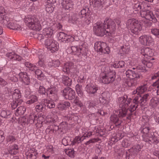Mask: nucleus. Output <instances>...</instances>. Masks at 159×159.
I'll use <instances>...</instances> for the list:
<instances>
[{
  "label": "nucleus",
  "instance_id": "obj_1",
  "mask_svg": "<svg viewBox=\"0 0 159 159\" xmlns=\"http://www.w3.org/2000/svg\"><path fill=\"white\" fill-rule=\"evenodd\" d=\"M131 99L128 98L126 95L119 97L118 98V102L121 109L116 112V114L111 115L110 117L111 121L115 124L116 126L120 125L121 120L119 119L124 118L127 115V110L126 108L128 106Z\"/></svg>",
  "mask_w": 159,
  "mask_h": 159
},
{
  "label": "nucleus",
  "instance_id": "obj_2",
  "mask_svg": "<svg viewBox=\"0 0 159 159\" xmlns=\"http://www.w3.org/2000/svg\"><path fill=\"white\" fill-rule=\"evenodd\" d=\"M126 26L131 33L135 34H138L139 32L142 30L141 23L134 18L127 20Z\"/></svg>",
  "mask_w": 159,
  "mask_h": 159
},
{
  "label": "nucleus",
  "instance_id": "obj_3",
  "mask_svg": "<svg viewBox=\"0 0 159 159\" xmlns=\"http://www.w3.org/2000/svg\"><path fill=\"white\" fill-rule=\"evenodd\" d=\"M25 22L29 28L36 31H39L42 28L39 21L34 16H29L25 18Z\"/></svg>",
  "mask_w": 159,
  "mask_h": 159
},
{
  "label": "nucleus",
  "instance_id": "obj_4",
  "mask_svg": "<svg viewBox=\"0 0 159 159\" xmlns=\"http://www.w3.org/2000/svg\"><path fill=\"white\" fill-rule=\"evenodd\" d=\"M140 14L142 17L145 18L147 20L150 21L146 20L144 21L145 24L148 26H150L152 25V23L150 21L152 20V22L156 23L157 22V20L156 18V16H154L152 12L149 10H142L140 11Z\"/></svg>",
  "mask_w": 159,
  "mask_h": 159
},
{
  "label": "nucleus",
  "instance_id": "obj_5",
  "mask_svg": "<svg viewBox=\"0 0 159 159\" xmlns=\"http://www.w3.org/2000/svg\"><path fill=\"white\" fill-rule=\"evenodd\" d=\"M80 13V17L82 19L84 18L83 20V25H89L93 19V16L94 15L92 13H90V12L88 8L83 9L81 11Z\"/></svg>",
  "mask_w": 159,
  "mask_h": 159
},
{
  "label": "nucleus",
  "instance_id": "obj_6",
  "mask_svg": "<svg viewBox=\"0 0 159 159\" xmlns=\"http://www.w3.org/2000/svg\"><path fill=\"white\" fill-rule=\"evenodd\" d=\"M116 72L114 71H110L101 76L99 78L100 82L105 84H109L112 83L115 80L116 78Z\"/></svg>",
  "mask_w": 159,
  "mask_h": 159
},
{
  "label": "nucleus",
  "instance_id": "obj_7",
  "mask_svg": "<svg viewBox=\"0 0 159 159\" xmlns=\"http://www.w3.org/2000/svg\"><path fill=\"white\" fill-rule=\"evenodd\" d=\"M93 31L95 34L98 36H103L105 35H107V30L103 23H99L95 24L93 27Z\"/></svg>",
  "mask_w": 159,
  "mask_h": 159
},
{
  "label": "nucleus",
  "instance_id": "obj_8",
  "mask_svg": "<svg viewBox=\"0 0 159 159\" xmlns=\"http://www.w3.org/2000/svg\"><path fill=\"white\" fill-rule=\"evenodd\" d=\"M63 71L67 74L71 73L77 75V73H79L76 66L74 65L72 62H69L64 64Z\"/></svg>",
  "mask_w": 159,
  "mask_h": 159
},
{
  "label": "nucleus",
  "instance_id": "obj_9",
  "mask_svg": "<svg viewBox=\"0 0 159 159\" xmlns=\"http://www.w3.org/2000/svg\"><path fill=\"white\" fill-rule=\"evenodd\" d=\"M45 44L47 49H49L52 52H55L58 49L59 46L57 42L52 38L46 39Z\"/></svg>",
  "mask_w": 159,
  "mask_h": 159
},
{
  "label": "nucleus",
  "instance_id": "obj_10",
  "mask_svg": "<svg viewBox=\"0 0 159 159\" xmlns=\"http://www.w3.org/2000/svg\"><path fill=\"white\" fill-rule=\"evenodd\" d=\"M142 147V146L138 144L129 149L126 152V159H129L130 157L132 158L135 157L141 151Z\"/></svg>",
  "mask_w": 159,
  "mask_h": 159
},
{
  "label": "nucleus",
  "instance_id": "obj_11",
  "mask_svg": "<svg viewBox=\"0 0 159 159\" xmlns=\"http://www.w3.org/2000/svg\"><path fill=\"white\" fill-rule=\"evenodd\" d=\"M104 25L107 30L106 33L109 35V33H113L116 30V24L111 19L106 18L104 21Z\"/></svg>",
  "mask_w": 159,
  "mask_h": 159
},
{
  "label": "nucleus",
  "instance_id": "obj_12",
  "mask_svg": "<svg viewBox=\"0 0 159 159\" xmlns=\"http://www.w3.org/2000/svg\"><path fill=\"white\" fill-rule=\"evenodd\" d=\"M57 91V89L56 87L48 88L46 90L47 95L51 100L56 102L59 98Z\"/></svg>",
  "mask_w": 159,
  "mask_h": 159
},
{
  "label": "nucleus",
  "instance_id": "obj_13",
  "mask_svg": "<svg viewBox=\"0 0 159 159\" xmlns=\"http://www.w3.org/2000/svg\"><path fill=\"white\" fill-rule=\"evenodd\" d=\"M63 96L66 99L72 100L75 97V91L70 88L66 87L61 91Z\"/></svg>",
  "mask_w": 159,
  "mask_h": 159
},
{
  "label": "nucleus",
  "instance_id": "obj_14",
  "mask_svg": "<svg viewBox=\"0 0 159 159\" xmlns=\"http://www.w3.org/2000/svg\"><path fill=\"white\" fill-rule=\"evenodd\" d=\"M94 49L96 51L108 54L110 51L109 48L107 47L106 43L101 42H97L95 43Z\"/></svg>",
  "mask_w": 159,
  "mask_h": 159
},
{
  "label": "nucleus",
  "instance_id": "obj_15",
  "mask_svg": "<svg viewBox=\"0 0 159 159\" xmlns=\"http://www.w3.org/2000/svg\"><path fill=\"white\" fill-rule=\"evenodd\" d=\"M154 58L152 57H148L147 58H144L142 60V63L143 64L144 66H139L137 67V69L142 70V71H146V67L145 66L148 68H151L152 66V63Z\"/></svg>",
  "mask_w": 159,
  "mask_h": 159
},
{
  "label": "nucleus",
  "instance_id": "obj_16",
  "mask_svg": "<svg viewBox=\"0 0 159 159\" xmlns=\"http://www.w3.org/2000/svg\"><path fill=\"white\" fill-rule=\"evenodd\" d=\"M133 69L135 70H128L126 71L125 73L126 76L131 79H134L137 80L139 79H142L143 76L141 74L140 72L134 68H133Z\"/></svg>",
  "mask_w": 159,
  "mask_h": 159
},
{
  "label": "nucleus",
  "instance_id": "obj_17",
  "mask_svg": "<svg viewBox=\"0 0 159 159\" xmlns=\"http://www.w3.org/2000/svg\"><path fill=\"white\" fill-rule=\"evenodd\" d=\"M139 105H140V104L139 103L138 99H137L135 97L133 100V103L130 106V107L127 108L128 106L126 108L127 110V114L128 113V110L130 111V113H128L127 116L126 117V119H129L130 118L133 114L132 113L136 109Z\"/></svg>",
  "mask_w": 159,
  "mask_h": 159
},
{
  "label": "nucleus",
  "instance_id": "obj_18",
  "mask_svg": "<svg viewBox=\"0 0 159 159\" xmlns=\"http://www.w3.org/2000/svg\"><path fill=\"white\" fill-rule=\"evenodd\" d=\"M141 44L144 45H149L153 41V39L149 35H143L141 36L139 38Z\"/></svg>",
  "mask_w": 159,
  "mask_h": 159
},
{
  "label": "nucleus",
  "instance_id": "obj_19",
  "mask_svg": "<svg viewBox=\"0 0 159 159\" xmlns=\"http://www.w3.org/2000/svg\"><path fill=\"white\" fill-rule=\"evenodd\" d=\"M135 97L137 99H138V101L141 106L147 104L148 101L150 98V95L148 93L144 94L142 97L141 95L137 96Z\"/></svg>",
  "mask_w": 159,
  "mask_h": 159
},
{
  "label": "nucleus",
  "instance_id": "obj_20",
  "mask_svg": "<svg viewBox=\"0 0 159 159\" xmlns=\"http://www.w3.org/2000/svg\"><path fill=\"white\" fill-rule=\"evenodd\" d=\"M110 98V94L109 93L103 92L100 95L99 98V100L103 104H107L109 102Z\"/></svg>",
  "mask_w": 159,
  "mask_h": 159
},
{
  "label": "nucleus",
  "instance_id": "obj_21",
  "mask_svg": "<svg viewBox=\"0 0 159 159\" xmlns=\"http://www.w3.org/2000/svg\"><path fill=\"white\" fill-rule=\"evenodd\" d=\"M20 80L25 84L28 85L30 83V78L27 73L26 72H21L19 74Z\"/></svg>",
  "mask_w": 159,
  "mask_h": 159
},
{
  "label": "nucleus",
  "instance_id": "obj_22",
  "mask_svg": "<svg viewBox=\"0 0 159 159\" xmlns=\"http://www.w3.org/2000/svg\"><path fill=\"white\" fill-rule=\"evenodd\" d=\"M140 53L144 56V58H147L148 57H152L153 55L152 50L149 48H144L140 50Z\"/></svg>",
  "mask_w": 159,
  "mask_h": 159
},
{
  "label": "nucleus",
  "instance_id": "obj_23",
  "mask_svg": "<svg viewBox=\"0 0 159 159\" xmlns=\"http://www.w3.org/2000/svg\"><path fill=\"white\" fill-rule=\"evenodd\" d=\"M143 140L147 143H148L150 144L152 143L156 144L158 142L157 138L155 135H152V134L149 136L148 138H146L143 136Z\"/></svg>",
  "mask_w": 159,
  "mask_h": 159
},
{
  "label": "nucleus",
  "instance_id": "obj_24",
  "mask_svg": "<svg viewBox=\"0 0 159 159\" xmlns=\"http://www.w3.org/2000/svg\"><path fill=\"white\" fill-rule=\"evenodd\" d=\"M39 115L38 116H36L35 114H32L29 116V118L27 120L28 122L30 124H33L34 123H39L38 121L39 120V118H42L41 117H39Z\"/></svg>",
  "mask_w": 159,
  "mask_h": 159
},
{
  "label": "nucleus",
  "instance_id": "obj_25",
  "mask_svg": "<svg viewBox=\"0 0 159 159\" xmlns=\"http://www.w3.org/2000/svg\"><path fill=\"white\" fill-rule=\"evenodd\" d=\"M69 16V20L73 24H76L77 22L80 20L81 17L80 14L72 13Z\"/></svg>",
  "mask_w": 159,
  "mask_h": 159
},
{
  "label": "nucleus",
  "instance_id": "obj_26",
  "mask_svg": "<svg viewBox=\"0 0 159 159\" xmlns=\"http://www.w3.org/2000/svg\"><path fill=\"white\" fill-rule=\"evenodd\" d=\"M38 154V152L35 151L34 149H32L26 153L27 159H36Z\"/></svg>",
  "mask_w": 159,
  "mask_h": 159
},
{
  "label": "nucleus",
  "instance_id": "obj_27",
  "mask_svg": "<svg viewBox=\"0 0 159 159\" xmlns=\"http://www.w3.org/2000/svg\"><path fill=\"white\" fill-rule=\"evenodd\" d=\"M90 5L96 8H102L103 2L101 0H90Z\"/></svg>",
  "mask_w": 159,
  "mask_h": 159
},
{
  "label": "nucleus",
  "instance_id": "obj_28",
  "mask_svg": "<svg viewBox=\"0 0 159 159\" xmlns=\"http://www.w3.org/2000/svg\"><path fill=\"white\" fill-rule=\"evenodd\" d=\"M73 3L71 0H63L62 6L66 9L70 10L72 8Z\"/></svg>",
  "mask_w": 159,
  "mask_h": 159
},
{
  "label": "nucleus",
  "instance_id": "obj_29",
  "mask_svg": "<svg viewBox=\"0 0 159 159\" xmlns=\"http://www.w3.org/2000/svg\"><path fill=\"white\" fill-rule=\"evenodd\" d=\"M56 2V0H47V2L50 4L47 5L46 6V10L48 13H52L54 10V8L51 4L54 3Z\"/></svg>",
  "mask_w": 159,
  "mask_h": 159
},
{
  "label": "nucleus",
  "instance_id": "obj_30",
  "mask_svg": "<svg viewBox=\"0 0 159 159\" xmlns=\"http://www.w3.org/2000/svg\"><path fill=\"white\" fill-rule=\"evenodd\" d=\"M78 51H79V53H81L84 56L87 55L88 52V49L86 48L83 42H81L80 44H79Z\"/></svg>",
  "mask_w": 159,
  "mask_h": 159
},
{
  "label": "nucleus",
  "instance_id": "obj_31",
  "mask_svg": "<svg viewBox=\"0 0 159 159\" xmlns=\"http://www.w3.org/2000/svg\"><path fill=\"white\" fill-rule=\"evenodd\" d=\"M43 102H44V105L45 108L47 107L48 108L51 109L54 108L55 107V104L53 101L45 99L43 100Z\"/></svg>",
  "mask_w": 159,
  "mask_h": 159
},
{
  "label": "nucleus",
  "instance_id": "obj_32",
  "mask_svg": "<svg viewBox=\"0 0 159 159\" xmlns=\"http://www.w3.org/2000/svg\"><path fill=\"white\" fill-rule=\"evenodd\" d=\"M86 89L87 93L91 95L94 94L96 93L97 90H98V88L94 86H90L87 85Z\"/></svg>",
  "mask_w": 159,
  "mask_h": 159
},
{
  "label": "nucleus",
  "instance_id": "obj_33",
  "mask_svg": "<svg viewBox=\"0 0 159 159\" xmlns=\"http://www.w3.org/2000/svg\"><path fill=\"white\" fill-rule=\"evenodd\" d=\"M6 56L11 60L13 59L14 60L20 61L21 59V57L20 56L12 52L7 53Z\"/></svg>",
  "mask_w": 159,
  "mask_h": 159
},
{
  "label": "nucleus",
  "instance_id": "obj_34",
  "mask_svg": "<svg viewBox=\"0 0 159 159\" xmlns=\"http://www.w3.org/2000/svg\"><path fill=\"white\" fill-rule=\"evenodd\" d=\"M157 77H158V80L154 83L152 84L153 86H157V93L159 95V71L157 73L154 74V75L152 77V79H154Z\"/></svg>",
  "mask_w": 159,
  "mask_h": 159
},
{
  "label": "nucleus",
  "instance_id": "obj_35",
  "mask_svg": "<svg viewBox=\"0 0 159 159\" xmlns=\"http://www.w3.org/2000/svg\"><path fill=\"white\" fill-rule=\"evenodd\" d=\"M70 105V102L68 101H65L58 103V107L61 110H66V108L69 107Z\"/></svg>",
  "mask_w": 159,
  "mask_h": 159
},
{
  "label": "nucleus",
  "instance_id": "obj_36",
  "mask_svg": "<svg viewBox=\"0 0 159 159\" xmlns=\"http://www.w3.org/2000/svg\"><path fill=\"white\" fill-rule=\"evenodd\" d=\"M53 30L50 28L44 29L43 33L44 36L47 37H50L53 34Z\"/></svg>",
  "mask_w": 159,
  "mask_h": 159
},
{
  "label": "nucleus",
  "instance_id": "obj_37",
  "mask_svg": "<svg viewBox=\"0 0 159 159\" xmlns=\"http://www.w3.org/2000/svg\"><path fill=\"white\" fill-rule=\"evenodd\" d=\"M147 89V87L146 84H143L138 87L136 89V93H137V95L138 96L140 95V94H142L146 91Z\"/></svg>",
  "mask_w": 159,
  "mask_h": 159
},
{
  "label": "nucleus",
  "instance_id": "obj_38",
  "mask_svg": "<svg viewBox=\"0 0 159 159\" xmlns=\"http://www.w3.org/2000/svg\"><path fill=\"white\" fill-rule=\"evenodd\" d=\"M62 82L66 85L70 86L72 82V79L69 77L63 75L62 76Z\"/></svg>",
  "mask_w": 159,
  "mask_h": 159
},
{
  "label": "nucleus",
  "instance_id": "obj_39",
  "mask_svg": "<svg viewBox=\"0 0 159 159\" xmlns=\"http://www.w3.org/2000/svg\"><path fill=\"white\" fill-rule=\"evenodd\" d=\"M12 98L14 100H22L20 99L21 97V93L19 89H15L12 95Z\"/></svg>",
  "mask_w": 159,
  "mask_h": 159
},
{
  "label": "nucleus",
  "instance_id": "obj_40",
  "mask_svg": "<svg viewBox=\"0 0 159 159\" xmlns=\"http://www.w3.org/2000/svg\"><path fill=\"white\" fill-rule=\"evenodd\" d=\"M26 110L25 107L23 106H21L17 109L15 112V115L16 116H18L19 115H23L25 112Z\"/></svg>",
  "mask_w": 159,
  "mask_h": 159
},
{
  "label": "nucleus",
  "instance_id": "obj_41",
  "mask_svg": "<svg viewBox=\"0 0 159 159\" xmlns=\"http://www.w3.org/2000/svg\"><path fill=\"white\" fill-rule=\"evenodd\" d=\"M7 26V28L13 30H21L20 26L13 23L9 22Z\"/></svg>",
  "mask_w": 159,
  "mask_h": 159
},
{
  "label": "nucleus",
  "instance_id": "obj_42",
  "mask_svg": "<svg viewBox=\"0 0 159 159\" xmlns=\"http://www.w3.org/2000/svg\"><path fill=\"white\" fill-rule=\"evenodd\" d=\"M0 116L2 118L9 119L11 117V114L9 111L2 110L1 112Z\"/></svg>",
  "mask_w": 159,
  "mask_h": 159
},
{
  "label": "nucleus",
  "instance_id": "obj_43",
  "mask_svg": "<svg viewBox=\"0 0 159 159\" xmlns=\"http://www.w3.org/2000/svg\"><path fill=\"white\" fill-rule=\"evenodd\" d=\"M23 102L22 100H13L11 103V107L12 109H14L18 106L20 105Z\"/></svg>",
  "mask_w": 159,
  "mask_h": 159
},
{
  "label": "nucleus",
  "instance_id": "obj_44",
  "mask_svg": "<svg viewBox=\"0 0 159 159\" xmlns=\"http://www.w3.org/2000/svg\"><path fill=\"white\" fill-rule=\"evenodd\" d=\"M42 103H39V104L37 105L35 107V109L37 111L39 112L40 111H44L46 108L44 102Z\"/></svg>",
  "mask_w": 159,
  "mask_h": 159
},
{
  "label": "nucleus",
  "instance_id": "obj_45",
  "mask_svg": "<svg viewBox=\"0 0 159 159\" xmlns=\"http://www.w3.org/2000/svg\"><path fill=\"white\" fill-rule=\"evenodd\" d=\"M129 52V49L128 47L122 46L121 49L120 50L119 53L121 54V56L128 54Z\"/></svg>",
  "mask_w": 159,
  "mask_h": 159
},
{
  "label": "nucleus",
  "instance_id": "obj_46",
  "mask_svg": "<svg viewBox=\"0 0 159 159\" xmlns=\"http://www.w3.org/2000/svg\"><path fill=\"white\" fill-rule=\"evenodd\" d=\"M75 89L79 96H81L83 95V92L81 85L79 84H77L75 87Z\"/></svg>",
  "mask_w": 159,
  "mask_h": 159
},
{
  "label": "nucleus",
  "instance_id": "obj_47",
  "mask_svg": "<svg viewBox=\"0 0 159 159\" xmlns=\"http://www.w3.org/2000/svg\"><path fill=\"white\" fill-rule=\"evenodd\" d=\"M71 142L70 139L68 136H66L64 138L62 141L63 144L65 146L69 145H71Z\"/></svg>",
  "mask_w": 159,
  "mask_h": 159
},
{
  "label": "nucleus",
  "instance_id": "obj_48",
  "mask_svg": "<svg viewBox=\"0 0 159 159\" xmlns=\"http://www.w3.org/2000/svg\"><path fill=\"white\" fill-rule=\"evenodd\" d=\"M159 102V99L157 98H152L150 100V105L152 107H156Z\"/></svg>",
  "mask_w": 159,
  "mask_h": 159
},
{
  "label": "nucleus",
  "instance_id": "obj_49",
  "mask_svg": "<svg viewBox=\"0 0 159 159\" xmlns=\"http://www.w3.org/2000/svg\"><path fill=\"white\" fill-rule=\"evenodd\" d=\"M25 65L27 67L29 68L30 70L32 71L35 70V68H37V67L36 66L29 62H25Z\"/></svg>",
  "mask_w": 159,
  "mask_h": 159
},
{
  "label": "nucleus",
  "instance_id": "obj_50",
  "mask_svg": "<svg viewBox=\"0 0 159 159\" xmlns=\"http://www.w3.org/2000/svg\"><path fill=\"white\" fill-rule=\"evenodd\" d=\"M30 100L27 101L26 103L28 104H30L36 102L38 101L37 97L35 95H32L30 96Z\"/></svg>",
  "mask_w": 159,
  "mask_h": 159
},
{
  "label": "nucleus",
  "instance_id": "obj_51",
  "mask_svg": "<svg viewBox=\"0 0 159 159\" xmlns=\"http://www.w3.org/2000/svg\"><path fill=\"white\" fill-rule=\"evenodd\" d=\"M68 36L63 32H60L59 33L58 39L60 40H62V41L64 42L66 40Z\"/></svg>",
  "mask_w": 159,
  "mask_h": 159
},
{
  "label": "nucleus",
  "instance_id": "obj_52",
  "mask_svg": "<svg viewBox=\"0 0 159 159\" xmlns=\"http://www.w3.org/2000/svg\"><path fill=\"white\" fill-rule=\"evenodd\" d=\"M0 18H1L3 20L2 24L3 25L7 26L9 21V18L8 16H5V15H4L0 17Z\"/></svg>",
  "mask_w": 159,
  "mask_h": 159
},
{
  "label": "nucleus",
  "instance_id": "obj_53",
  "mask_svg": "<svg viewBox=\"0 0 159 159\" xmlns=\"http://www.w3.org/2000/svg\"><path fill=\"white\" fill-rule=\"evenodd\" d=\"M125 62L124 61H119L116 64L115 63L113 65V66L116 68H123L125 66Z\"/></svg>",
  "mask_w": 159,
  "mask_h": 159
},
{
  "label": "nucleus",
  "instance_id": "obj_54",
  "mask_svg": "<svg viewBox=\"0 0 159 159\" xmlns=\"http://www.w3.org/2000/svg\"><path fill=\"white\" fill-rule=\"evenodd\" d=\"M66 153L69 157L73 158L75 155V152L73 149H69L66 151Z\"/></svg>",
  "mask_w": 159,
  "mask_h": 159
},
{
  "label": "nucleus",
  "instance_id": "obj_55",
  "mask_svg": "<svg viewBox=\"0 0 159 159\" xmlns=\"http://www.w3.org/2000/svg\"><path fill=\"white\" fill-rule=\"evenodd\" d=\"M143 5L140 4L139 3L137 2L136 3L133 4V7L135 11H139L141 9H142V7Z\"/></svg>",
  "mask_w": 159,
  "mask_h": 159
},
{
  "label": "nucleus",
  "instance_id": "obj_56",
  "mask_svg": "<svg viewBox=\"0 0 159 159\" xmlns=\"http://www.w3.org/2000/svg\"><path fill=\"white\" fill-rule=\"evenodd\" d=\"M131 144L130 142L127 139H124L122 142L121 145L123 147L127 148Z\"/></svg>",
  "mask_w": 159,
  "mask_h": 159
},
{
  "label": "nucleus",
  "instance_id": "obj_57",
  "mask_svg": "<svg viewBox=\"0 0 159 159\" xmlns=\"http://www.w3.org/2000/svg\"><path fill=\"white\" fill-rule=\"evenodd\" d=\"M79 48V44H77L76 45V46H72L71 48V49L72 50V52L73 53H75V54H79V49L78 48Z\"/></svg>",
  "mask_w": 159,
  "mask_h": 159
},
{
  "label": "nucleus",
  "instance_id": "obj_58",
  "mask_svg": "<svg viewBox=\"0 0 159 159\" xmlns=\"http://www.w3.org/2000/svg\"><path fill=\"white\" fill-rule=\"evenodd\" d=\"M42 56L41 55H39V60L38 62V63L39 65L40 66L42 67V68L44 69L45 67V65L44 64V63H43V60L42 59H41L42 58Z\"/></svg>",
  "mask_w": 159,
  "mask_h": 159
},
{
  "label": "nucleus",
  "instance_id": "obj_59",
  "mask_svg": "<svg viewBox=\"0 0 159 159\" xmlns=\"http://www.w3.org/2000/svg\"><path fill=\"white\" fill-rule=\"evenodd\" d=\"M82 138H80L78 136H76L72 141L71 142V144L73 145H75L76 143H79L81 142Z\"/></svg>",
  "mask_w": 159,
  "mask_h": 159
},
{
  "label": "nucleus",
  "instance_id": "obj_60",
  "mask_svg": "<svg viewBox=\"0 0 159 159\" xmlns=\"http://www.w3.org/2000/svg\"><path fill=\"white\" fill-rule=\"evenodd\" d=\"M16 140L15 138L12 135H9L6 138V140L7 142L12 143Z\"/></svg>",
  "mask_w": 159,
  "mask_h": 159
},
{
  "label": "nucleus",
  "instance_id": "obj_61",
  "mask_svg": "<svg viewBox=\"0 0 159 159\" xmlns=\"http://www.w3.org/2000/svg\"><path fill=\"white\" fill-rule=\"evenodd\" d=\"M150 129L149 127H145L144 128H141L140 129L141 132L143 133L144 134H147L150 130Z\"/></svg>",
  "mask_w": 159,
  "mask_h": 159
},
{
  "label": "nucleus",
  "instance_id": "obj_62",
  "mask_svg": "<svg viewBox=\"0 0 159 159\" xmlns=\"http://www.w3.org/2000/svg\"><path fill=\"white\" fill-rule=\"evenodd\" d=\"M137 83V80L133 79H131L128 82V85L129 86H135Z\"/></svg>",
  "mask_w": 159,
  "mask_h": 159
},
{
  "label": "nucleus",
  "instance_id": "obj_63",
  "mask_svg": "<svg viewBox=\"0 0 159 159\" xmlns=\"http://www.w3.org/2000/svg\"><path fill=\"white\" fill-rule=\"evenodd\" d=\"M39 93L41 94H45L46 93L45 88L43 86H40L38 90Z\"/></svg>",
  "mask_w": 159,
  "mask_h": 159
},
{
  "label": "nucleus",
  "instance_id": "obj_64",
  "mask_svg": "<svg viewBox=\"0 0 159 159\" xmlns=\"http://www.w3.org/2000/svg\"><path fill=\"white\" fill-rule=\"evenodd\" d=\"M152 33L155 36L159 35V29L154 28L151 29Z\"/></svg>",
  "mask_w": 159,
  "mask_h": 159
}]
</instances>
